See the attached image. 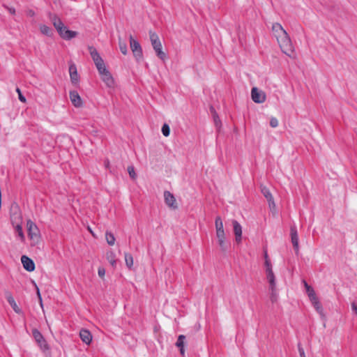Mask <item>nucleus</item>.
<instances>
[{"instance_id": "1", "label": "nucleus", "mask_w": 357, "mask_h": 357, "mask_svg": "<svg viewBox=\"0 0 357 357\" xmlns=\"http://www.w3.org/2000/svg\"><path fill=\"white\" fill-rule=\"evenodd\" d=\"M272 31L276 38L279 46L283 53L291 57L294 54V49L291 40L280 23H274L272 26Z\"/></svg>"}, {"instance_id": "2", "label": "nucleus", "mask_w": 357, "mask_h": 357, "mask_svg": "<svg viewBox=\"0 0 357 357\" xmlns=\"http://www.w3.org/2000/svg\"><path fill=\"white\" fill-rule=\"evenodd\" d=\"M51 20L54 26L63 39L69 40L77 36L78 33L77 31L68 29L61 19L57 16L54 15Z\"/></svg>"}, {"instance_id": "3", "label": "nucleus", "mask_w": 357, "mask_h": 357, "mask_svg": "<svg viewBox=\"0 0 357 357\" xmlns=\"http://www.w3.org/2000/svg\"><path fill=\"white\" fill-rule=\"evenodd\" d=\"M28 236L31 241V245H36L38 243L40 239V231L37 225L31 220H29L26 222Z\"/></svg>"}, {"instance_id": "4", "label": "nucleus", "mask_w": 357, "mask_h": 357, "mask_svg": "<svg viewBox=\"0 0 357 357\" xmlns=\"http://www.w3.org/2000/svg\"><path fill=\"white\" fill-rule=\"evenodd\" d=\"M150 40L151 45L156 53V55L161 60L165 61L166 59V54L162 50V44L159 40L158 35L155 33L150 31Z\"/></svg>"}, {"instance_id": "5", "label": "nucleus", "mask_w": 357, "mask_h": 357, "mask_svg": "<svg viewBox=\"0 0 357 357\" xmlns=\"http://www.w3.org/2000/svg\"><path fill=\"white\" fill-rule=\"evenodd\" d=\"M32 335H33L34 340L37 342L38 345L40 347V348L43 351H47L50 349V347H49L48 344L47 343V341L44 338L42 333L37 328H33L32 330Z\"/></svg>"}, {"instance_id": "6", "label": "nucleus", "mask_w": 357, "mask_h": 357, "mask_svg": "<svg viewBox=\"0 0 357 357\" xmlns=\"http://www.w3.org/2000/svg\"><path fill=\"white\" fill-rule=\"evenodd\" d=\"M291 233V241L295 250L296 255L298 254L299 252V245H298V235L297 232V229L295 225L291 226L290 228Z\"/></svg>"}, {"instance_id": "7", "label": "nucleus", "mask_w": 357, "mask_h": 357, "mask_svg": "<svg viewBox=\"0 0 357 357\" xmlns=\"http://www.w3.org/2000/svg\"><path fill=\"white\" fill-rule=\"evenodd\" d=\"M252 100L256 103H262L266 100L264 93L259 91L257 87H253L251 91Z\"/></svg>"}, {"instance_id": "8", "label": "nucleus", "mask_w": 357, "mask_h": 357, "mask_svg": "<svg viewBox=\"0 0 357 357\" xmlns=\"http://www.w3.org/2000/svg\"><path fill=\"white\" fill-rule=\"evenodd\" d=\"M5 296L8 303L10 305L11 307L15 311V312H16L18 314H22V310L17 305L11 292L9 291H5Z\"/></svg>"}, {"instance_id": "9", "label": "nucleus", "mask_w": 357, "mask_h": 357, "mask_svg": "<svg viewBox=\"0 0 357 357\" xmlns=\"http://www.w3.org/2000/svg\"><path fill=\"white\" fill-rule=\"evenodd\" d=\"M21 261L23 265L24 268L29 271L31 272L35 270V264L33 261L26 255H22L21 257Z\"/></svg>"}, {"instance_id": "10", "label": "nucleus", "mask_w": 357, "mask_h": 357, "mask_svg": "<svg viewBox=\"0 0 357 357\" xmlns=\"http://www.w3.org/2000/svg\"><path fill=\"white\" fill-rule=\"evenodd\" d=\"M165 202V204L173 209L177 208V204L176 199L172 193L169 191H165L164 192Z\"/></svg>"}, {"instance_id": "11", "label": "nucleus", "mask_w": 357, "mask_h": 357, "mask_svg": "<svg viewBox=\"0 0 357 357\" xmlns=\"http://www.w3.org/2000/svg\"><path fill=\"white\" fill-rule=\"evenodd\" d=\"M69 73L71 82L74 85H77L79 83V77L77 73V67L73 63H71L69 66Z\"/></svg>"}, {"instance_id": "12", "label": "nucleus", "mask_w": 357, "mask_h": 357, "mask_svg": "<svg viewBox=\"0 0 357 357\" xmlns=\"http://www.w3.org/2000/svg\"><path fill=\"white\" fill-rule=\"evenodd\" d=\"M234 227V233L235 234V240L237 243L241 242L242 239V227L237 220H234L232 221Z\"/></svg>"}, {"instance_id": "13", "label": "nucleus", "mask_w": 357, "mask_h": 357, "mask_svg": "<svg viewBox=\"0 0 357 357\" xmlns=\"http://www.w3.org/2000/svg\"><path fill=\"white\" fill-rule=\"evenodd\" d=\"M216 236L217 238H221L225 236V233L223 227V222L220 216H217L215 220Z\"/></svg>"}, {"instance_id": "14", "label": "nucleus", "mask_w": 357, "mask_h": 357, "mask_svg": "<svg viewBox=\"0 0 357 357\" xmlns=\"http://www.w3.org/2000/svg\"><path fill=\"white\" fill-rule=\"evenodd\" d=\"M70 99L73 105L75 107H80L82 106V100L79 93L76 91H72L70 92Z\"/></svg>"}, {"instance_id": "15", "label": "nucleus", "mask_w": 357, "mask_h": 357, "mask_svg": "<svg viewBox=\"0 0 357 357\" xmlns=\"http://www.w3.org/2000/svg\"><path fill=\"white\" fill-rule=\"evenodd\" d=\"M261 192L264 195V196L266 197V199H267L269 206L275 207V205L274 199H273V197L272 194L270 192L269 189L268 188H266V186H261Z\"/></svg>"}, {"instance_id": "16", "label": "nucleus", "mask_w": 357, "mask_h": 357, "mask_svg": "<svg viewBox=\"0 0 357 357\" xmlns=\"http://www.w3.org/2000/svg\"><path fill=\"white\" fill-rule=\"evenodd\" d=\"M79 337L83 342L89 344L92 341V335L91 332L86 329H82L79 332Z\"/></svg>"}, {"instance_id": "17", "label": "nucleus", "mask_w": 357, "mask_h": 357, "mask_svg": "<svg viewBox=\"0 0 357 357\" xmlns=\"http://www.w3.org/2000/svg\"><path fill=\"white\" fill-rule=\"evenodd\" d=\"M266 278L269 283L270 290L273 291L276 287L275 277L273 273V270H270V269L266 270Z\"/></svg>"}, {"instance_id": "18", "label": "nucleus", "mask_w": 357, "mask_h": 357, "mask_svg": "<svg viewBox=\"0 0 357 357\" xmlns=\"http://www.w3.org/2000/svg\"><path fill=\"white\" fill-rule=\"evenodd\" d=\"M185 336L184 335H179L177 341L175 344L176 347L179 349L180 354L182 356H185Z\"/></svg>"}, {"instance_id": "19", "label": "nucleus", "mask_w": 357, "mask_h": 357, "mask_svg": "<svg viewBox=\"0 0 357 357\" xmlns=\"http://www.w3.org/2000/svg\"><path fill=\"white\" fill-rule=\"evenodd\" d=\"M101 78L108 87H112L114 86V81L109 70L105 72V74L101 76Z\"/></svg>"}, {"instance_id": "20", "label": "nucleus", "mask_w": 357, "mask_h": 357, "mask_svg": "<svg viewBox=\"0 0 357 357\" xmlns=\"http://www.w3.org/2000/svg\"><path fill=\"white\" fill-rule=\"evenodd\" d=\"M218 238V243L220 246V248L222 252H226L230 245V243L229 241L226 240V236L224 237H220Z\"/></svg>"}, {"instance_id": "21", "label": "nucleus", "mask_w": 357, "mask_h": 357, "mask_svg": "<svg viewBox=\"0 0 357 357\" xmlns=\"http://www.w3.org/2000/svg\"><path fill=\"white\" fill-rule=\"evenodd\" d=\"M40 32L47 36L51 37L53 35V30L45 24L40 25Z\"/></svg>"}, {"instance_id": "22", "label": "nucleus", "mask_w": 357, "mask_h": 357, "mask_svg": "<svg viewBox=\"0 0 357 357\" xmlns=\"http://www.w3.org/2000/svg\"><path fill=\"white\" fill-rule=\"evenodd\" d=\"M106 258L109 262V264L114 267L116 266V256L114 252L112 251H108L106 254Z\"/></svg>"}, {"instance_id": "23", "label": "nucleus", "mask_w": 357, "mask_h": 357, "mask_svg": "<svg viewBox=\"0 0 357 357\" xmlns=\"http://www.w3.org/2000/svg\"><path fill=\"white\" fill-rule=\"evenodd\" d=\"M89 53L93 61L98 60V59H101L99 53L96 50V49L93 46L89 47Z\"/></svg>"}, {"instance_id": "24", "label": "nucleus", "mask_w": 357, "mask_h": 357, "mask_svg": "<svg viewBox=\"0 0 357 357\" xmlns=\"http://www.w3.org/2000/svg\"><path fill=\"white\" fill-rule=\"evenodd\" d=\"M105 238H106V241H107V243L109 245H114L116 239H115L114 235L112 232L108 231H106Z\"/></svg>"}, {"instance_id": "25", "label": "nucleus", "mask_w": 357, "mask_h": 357, "mask_svg": "<svg viewBox=\"0 0 357 357\" xmlns=\"http://www.w3.org/2000/svg\"><path fill=\"white\" fill-rule=\"evenodd\" d=\"M303 283L304 284L306 293L308 296H312L314 294H315L314 289L311 286H310L305 280H303Z\"/></svg>"}, {"instance_id": "26", "label": "nucleus", "mask_w": 357, "mask_h": 357, "mask_svg": "<svg viewBox=\"0 0 357 357\" xmlns=\"http://www.w3.org/2000/svg\"><path fill=\"white\" fill-rule=\"evenodd\" d=\"M125 260L126 263V266L131 268L132 266L133 265V258L132 255L126 253L125 254Z\"/></svg>"}, {"instance_id": "27", "label": "nucleus", "mask_w": 357, "mask_h": 357, "mask_svg": "<svg viewBox=\"0 0 357 357\" xmlns=\"http://www.w3.org/2000/svg\"><path fill=\"white\" fill-rule=\"evenodd\" d=\"M15 231L17 233L18 236L20 238L22 241H24L25 236L22 231V227L20 225H17L15 227Z\"/></svg>"}, {"instance_id": "28", "label": "nucleus", "mask_w": 357, "mask_h": 357, "mask_svg": "<svg viewBox=\"0 0 357 357\" xmlns=\"http://www.w3.org/2000/svg\"><path fill=\"white\" fill-rule=\"evenodd\" d=\"M119 49H120L121 52H122V54H127V46H126V43L124 41H123L121 38H119Z\"/></svg>"}, {"instance_id": "29", "label": "nucleus", "mask_w": 357, "mask_h": 357, "mask_svg": "<svg viewBox=\"0 0 357 357\" xmlns=\"http://www.w3.org/2000/svg\"><path fill=\"white\" fill-rule=\"evenodd\" d=\"M162 133L165 137H168L170 134L169 126L167 123H164L162 127Z\"/></svg>"}, {"instance_id": "30", "label": "nucleus", "mask_w": 357, "mask_h": 357, "mask_svg": "<svg viewBox=\"0 0 357 357\" xmlns=\"http://www.w3.org/2000/svg\"><path fill=\"white\" fill-rule=\"evenodd\" d=\"M98 70H100V68H102V67H105V63H104V61L102 60V59H98V60L97 61H93Z\"/></svg>"}, {"instance_id": "31", "label": "nucleus", "mask_w": 357, "mask_h": 357, "mask_svg": "<svg viewBox=\"0 0 357 357\" xmlns=\"http://www.w3.org/2000/svg\"><path fill=\"white\" fill-rule=\"evenodd\" d=\"M313 306L314 307V308L316 309V310L319 312V313H321L322 311H323V307H322V305L321 304V303L319 302V301H317V302H315L314 304H312Z\"/></svg>"}, {"instance_id": "32", "label": "nucleus", "mask_w": 357, "mask_h": 357, "mask_svg": "<svg viewBox=\"0 0 357 357\" xmlns=\"http://www.w3.org/2000/svg\"><path fill=\"white\" fill-rule=\"evenodd\" d=\"M132 336L130 335H128V334H126L124 337H123V341L129 344L130 346H131V343L132 342Z\"/></svg>"}, {"instance_id": "33", "label": "nucleus", "mask_w": 357, "mask_h": 357, "mask_svg": "<svg viewBox=\"0 0 357 357\" xmlns=\"http://www.w3.org/2000/svg\"><path fill=\"white\" fill-rule=\"evenodd\" d=\"M32 282H33V284H34V286L36 287L37 296H38V298L39 299L40 305L43 306V301H42V297H41V295H40V293L39 288L38 287L37 284H36V282L34 281H32Z\"/></svg>"}, {"instance_id": "34", "label": "nucleus", "mask_w": 357, "mask_h": 357, "mask_svg": "<svg viewBox=\"0 0 357 357\" xmlns=\"http://www.w3.org/2000/svg\"><path fill=\"white\" fill-rule=\"evenodd\" d=\"M270 126L272 128H276L278 126V121L276 118L272 117L270 120Z\"/></svg>"}, {"instance_id": "35", "label": "nucleus", "mask_w": 357, "mask_h": 357, "mask_svg": "<svg viewBox=\"0 0 357 357\" xmlns=\"http://www.w3.org/2000/svg\"><path fill=\"white\" fill-rule=\"evenodd\" d=\"M16 91L17 93H18V98H19V100L22 102H26V98L25 97L22 95L20 89L19 88H17L16 89Z\"/></svg>"}, {"instance_id": "36", "label": "nucleus", "mask_w": 357, "mask_h": 357, "mask_svg": "<svg viewBox=\"0 0 357 357\" xmlns=\"http://www.w3.org/2000/svg\"><path fill=\"white\" fill-rule=\"evenodd\" d=\"M213 119H214L215 126L218 127L221 124V121L219 119L218 114H216V115L215 114L213 115Z\"/></svg>"}, {"instance_id": "37", "label": "nucleus", "mask_w": 357, "mask_h": 357, "mask_svg": "<svg viewBox=\"0 0 357 357\" xmlns=\"http://www.w3.org/2000/svg\"><path fill=\"white\" fill-rule=\"evenodd\" d=\"M271 301L272 303H274L277 300V296H276V292H275V288L274 289V290H271Z\"/></svg>"}, {"instance_id": "38", "label": "nucleus", "mask_w": 357, "mask_h": 357, "mask_svg": "<svg viewBox=\"0 0 357 357\" xmlns=\"http://www.w3.org/2000/svg\"><path fill=\"white\" fill-rule=\"evenodd\" d=\"M308 297H309V299L311 301L312 304H314L315 302L319 301L316 294H314L312 296H310Z\"/></svg>"}, {"instance_id": "39", "label": "nucleus", "mask_w": 357, "mask_h": 357, "mask_svg": "<svg viewBox=\"0 0 357 357\" xmlns=\"http://www.w3.org/2000/svg\"><path fill=\"white\" fill-rule=\"evenodd\" d=\"M298 351L301 357H305V351L301 344H298Z\"/></svg>"}, {"instance_id": "40", "label": "nucleus", "mask_w": 357, "mask_h": 357, "mask_svg": "<svg viewBox=\"0 0 357 357\" xmlns=\"http://www.w3.org/2000/svg\"><path fill=\"white\" fill-rule=\"evenodd\" d=\"M135 53H142V47L140 44L135 40Z\"/></svg>"}, {"instance_id": "41", "label": "nucleus", "mask_w": 357, "mask_h": 357, "mask_svg": "<svg viewBox=\"0 0 357 357\" xmlns=\"http://www.w3.org/2000/svg\"><path fill=\"white\" fill-rule=\"evenodd\" d=\"M128 171L131 178H134V167H128Z\"/></svg>"}, {"instance_id": "42", "label": "nucleus", "mask_w": 357, "mask_h": 357, "mask_svg": "<svg viewBox=\"0 0 357 357\" xmlns=\"http://www.w3.org/2000/svg\"><path fill=\"white\" fill-rule=\"evenodd\" d=\"M264 264H265V266H266V270H273L272 269V264H271V262L270 260H266L265 262H264Z\"/></svg>"}, {"instance_id": "43", "label": "nucleus", "mask_w": 357, "mask_h": 357, "mask_svg": "<svg viewBox=\"0 0 357 357\" xmlns=\"http://www.w3.org/2000/svg\"><path fill=\"white\" fill-rule=\"evenodd\" d=\"M130 47L132 52H134V38L130 35Z\"/></svg>"}, {"instance_id": "44", "label": "nucleus", "mask_w": 357, "mask_h": 357, "mask_svg": "<svg viewBox=\"0 0 357 357\" xmlns=\"http://www.w3.org/2000/svg\"><path fill=\"white\" fill-rule=\"evenodd\" d=\"M26 13L27 16H29V17H33L36 15L34 10L32 9H28L26 11Z\"/></svg>"}, {"instance_id": "45", "label": "nucleus", "mask_w": 357, "mask_h": 357, "mask_svg": "<svg viewBox=\"0 0 357 357\" xmlns=\"http://www.w3.org/2000/svg\"><path fill=\"white\" fill-rule=\"evenodd\" d=\"M105 274V270L104 268H98V275L100 278H102Z\"/></svg>"}, {"instance_id": "46", "label": "nucleus", "mask_w": 357, "mask_h": 357, "mask_svg": "<svg viewBox=\"0 0 357 357\" xmlns=\"http://www.w3.org/2000/svg\"><path fill=\"white\" fill-rule=\"evenodd\" d=\"M5 8L8 10V12L11 14V15H15V9L13 7H8V6H5Z\"/></svg>"}, {"instance_id": "47", "label": "nucleus", "mask_w": 357, "mask_h": 357, "mask_svg": "<svg viewBox=\"0 0 357 357\" xmlns=\"http://www.w3.org/2000/svg\"><path fill=\"white\" fill-rule=\"evenodd\" d=\"M100 70H98L99 74L102 76L103 74H105V72H107L108 70L106 68V67H102L100 68Z\"/></svg>"}, {"instance_id": "48", "label": "nucleus", "mask_w": 357, "mask_h": 357, "mask_svg": "<svg viewBox=\"0 0 357 357\" xmlns=\"http://www.w3.org/2000/svg\"><path fill=\"white\" fill-rule=\"evenodd\" d=\"M352 310L357 314V305L354 302L351 303Z\"/></svg>"}, {"instance_id": "49", "label": "nucleus", "mask_w": 357, "mask_h": 357, "mask_svg": "<svg viewBox=\"0 0 357 357\" xmlns=\"http://www.w3.org/2000/svg\"><path fill=\"white\" fill-rule=\"evenodd\" d=\"M264 257L265 261H266V260H270V259H269V258H268V253H267V250H265L264 251Z\"/></svg>"}, {"instance_id": "50", "label": "nucleus", "mask_w": 357, "mask_h": 357, "mask_svg": "<svg viewBox=\"0 0 357 357\" xmlns=\"http://www.w3.org/2000/svg\"><path fill=\"white\" fill-rule=\"evenodd\" d=\"M210 110H211V113L213 114V115H214V114H215V115H216L217 112H215V109H214V107H212V106H211V107H210Z\"/></svg>"}, {"instance_id": "51", "label": "nucleus", "mask_w": 357, "mask_h": 357, "mask_svg": "<svg viewBox=\"0 0 357 357\" xmlns=\"http://www.w3.org/2000/svg\"><path fill=\"white\" fill-rule=\"evenodd\" d=\"M105 167H106V168H108V167H109V160H106L105 161Z\"/></svg>"}]
</instances>
